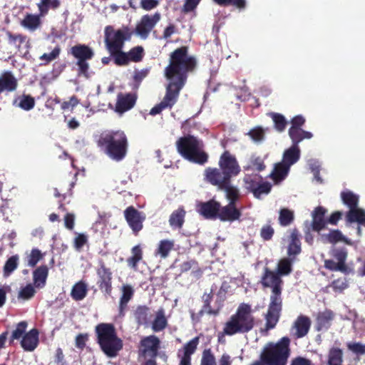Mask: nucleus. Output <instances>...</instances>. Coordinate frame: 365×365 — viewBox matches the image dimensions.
I'll use <instances>...</instances> for the list:
<instances>
[{
	"mask_svg": "<svg viewBox=\"0 0 365 365\" xmlns=\"http://www.w3.org/2000/svg\"><path fill=\"white\" fill-rule=\"evenodd\" d=\"M188 51L187 46H182L170 53L169 63L164 68V76L168 81L165 86V94L163 100L151 108V115L173 107L187 83L189 74L196 70L197 61L194 56L189 54Z\"/></svg>",
	"mask_w": 365,
	"mask_h": 365,
	"instance_id": "f257e3e1",
	"label": "nucleus"
},
{
	"mask_svg": "<svg viewBox=\"0 0 365 365\" xmlns=\"http://www.w3.org/2000/svg\"><path fill=\"white\" fill-rule=\"evenodd\" d=\"M133 31L128 26L114 30L111 26L105 28V44L106 49L113 57L114 63L118 66H125L130 62H140L145 55L141 46L132 48L128 52L123 51L125 41H129Z\"/></svg>",
	"mask_w": 365,
	"mask_h": 365,
	"instance_id": "f03ea898",
	"label": "nucleus"
},
{
	"mask_svg": "<svg viewBox=\"0 0 365 365\" xmlns=\"http://www.w3.org/2000/svg\"><path fill=\"white\" fill-rule=\"evenodd\" d=\"M263 288H270L271 295L267 312L264 316L267 330L274 329L278 323L282 310V277L274 270L265 267L260 281Z\"/></svg>",
	"mask_w": 365,
	"mask_h": 365,
	"instance_id": "7ed1b4c3",
	"label": "nucleus"
},
{
	"mask_svg": "<svg viewBox=\"0 0 365 365\" xmlns=\"http://www.w3.org/2000/svg\"><path fill=\"white\" fill-rule=\"evenodd\" d=\"M96 144L110 159L117 162L122 160L127 154L128 141L123 130L103 132L96 140Z\"/></svg>",
	"mask_w": 365,
	"mask_h": 365,
	"instance_id": "20e7f679",
	"label": "nucleus"
},
{
	"mask_svg": "<svg viewBox=\"0 0 365 365\" xmlns=\"http://www.w3.org/2000/svg\"><path fill=\"white\" fill-rule=\"evenodd\" d=\"M255 324V318L252 314L251 305L241 303L235 314H232L225 323L223 333L227 336L248 333L253 329Z\"/></svg>",
	"mask_w": 365,
	"mask_h": 365,
	"instance_id": "39448f33",
	"label": "nucleus"
},
{
	"mask_svg": "<svg viewBox=\"0 0 365 365\" xmlns=\"http://www.w3.org/2000/svg\"><path fill=\"white\" fill-rule=\"evenodd\" d=\"M96 341L101 350L109 358H115L123 349V340L117 335L115 326L110 323H101L95 328Z\"/></svg>",
	"mask_w": 365,
	"mask_h": 365,
	"instance_id": "423d86ee",
	"label": "nucleus"
},
{
	"mask_svg": "<svg viewBox=\"0 0 365 365\" xmlns=\"http://www.w3.org/2000/svg\"><path fill=\"white\" fill-rule=\"evenodd\" d=\"M178 152L190 162L204 165L208 161V154L202 150L203 143L196 137L187 135L176 142Z\"/></svg>",
	"mask_w": 365,
	"mask_h": 365,
	"instance_id": "0eeeda50",
	"label": "nucleus"
},
{
	"mask_svg": "<svg viewBox=\"0 0 365 365\" xmlns=\"http://www.w3.org/2000/svg\"><path fill=\"white\" fill-rule=\"evenodd\" d=\"M291 339L283 336L276 342H268L261 354L267 365H287L291 355Z\"/></svg>",
	"mask_w": 365,
	"mask_h": 365,
	"instance_id": "6e6552de",
	"label": "nucleus"
},
{
	"mask_svg": "<svg viewBox=\"0 0 365 365\" xmlns=\"http://www.w3.org/2000/svg\"><path fill=\"white\" fill-rule=\"evenodd\" d=\"M68 54L72 55L76 60L78 76H83L85 78L90 77L88 70L89 63L88 61L93 58L94 52L93 49L86 44H76L72 46L68 51Z\"/></svg>",
	"mask_w": 365,
	"mask_h": 365,
	"instance_id": "1a4fd4ad",
	"label": "nucleus"
},
{
	"mask_svg": "<svg viewBox=\"0 0 365 365\" xmlns=\"http://www.w3.org/2000/svg\"><path fill=\"white\" fill-rule=\"evenodd\" d=\"M334 259H325L324 267L331 272H340L344 274H349L354 272L353 268L349 267L346 261L348 257V252L345 247L334 249L331 252Z\"/></svg>",
	"mask_w": 365,
	"mask_h": 365,
	"instance_id": "9d476101",
	"label": "nucleus"
},
{
	"mask_svg": "<svg viewBox=\"0 0 365 365\" xmlns=\"http://www.w3.org/2000/svg\"><path fill=\"white\" fill-rule=\"evenodd\" d=\"M97 285L101 292L106 297L110 296L113 291V272L103 261H100L96 269Z\"/></svg>",
	"mask_w": 365,
	"mask_h": 365,
	"instance_id": "9b49d317",
	"label": "nucleus"
},
{
	"mask_svg": "<svg viewBox=\"0 0 365 365\" xmlns=\"http://www.w3.org/2000/svg\"><path fill=\"white\" fill-rule=\"evenodd\" d=\"M124 217L132 230L133 233L137 236L143 228V222L145 220V213L140 212L133 206H129L124 210Z\"/></svg>",
	"mask_w": 365,
	"mask_h": 365,
	"instance_id": "f8f14e48",
	"label": "nucleus"
},
{
	"mask_svg": "<svg viewBox=\"0 0 365 365\" xmlns=\"http://www.w3.org/2000/svg\"><path fill=\"white\" fill-rule=\"evenodd\" d=\"M219 167L222 169L232 179L236 177L241 172V168L235 155L229 150H225L220 155Z\"/></svg>",
	"mask_w": 365,
	"mask_h": 365,
	"instance_id": "ddd939ff",
	"label": "nucleus"
},
{
	"mask_svg": "<svg viewBox=\"0 0 365 365\" xmlns=\"http://www.w3.org/2000/svg\"><path fill=\"white\" fill-rule=\"evenodd\" d=\"M204 176L205 181L212 185L217 186L220 190L231 182V178L220 168H207L205 170Z\"/></svg>",
	"mask_w": 365,
	"mask_h": 365,
	"instance_id": "4468645a",
	"label": "nucleus"
},
{
	"mask_svg": "<svg viewBox=\"0 0 365 365\" xmlns=\"http://www.w3.org/2000/svg\"><path fill=\"white\" fill-rule=\"evenodd\" d=\"M140 355L143 357L156 358L160 348V341L155 335H150L143 338L140 342Z\"/></svg>",
	"mask_w": 365,
	"mask_h": 365,
	"instance_id": "2eb2a0df",
	"label": "nucleus"
},
{
	"mask_svg": "<svg viewBox=\"0 0 365 365\" xmlns=\"http://www.w3.org/2000/svg\"><path fill=\"white\" fill-rule=\"evenodd\" d=\"M160 19V14L159 13H155L152 16L148 14L143 16L135 27L136 34L142 38H146Z\"/></svg>",
	"mask_w": 365,
	"mask_h": 365,
	"instance_id": "dca6fc26",
	"label": "nucleus"
},
{
	"mask_svg": "<svg viewBox=\"0 0 365 365\" xmlns=\"http://www.w3.org/2000/svg\"><path fill=\"white\" fill-rule=\"evenodd\" d=\"M220 202L215 199L200 202L197 205V212L205 219H217L220 210Z\"/></svg>",
	"mask_w": 365,
	"mask_h": 365,
	"instance_id": "f3484780",
	"label": "nucleus"
},
{
	"mask_svg": "<svg viewBox=\"0 0 365 365\" xmlns=\"http://www.w3.org/2000/svg\"><path fill=\"white\" fill-rule=\"evenodd\" d=\"M137 98L138 96L135 93H118L115 103V111L118 113H123L130 110L135 105Z\"/></svg>",
	"mask_w": 365,
	"mask_h": 365,
	"instance_id": "a211bd4d",
	"label": "nucleus"
},
{
	"mask_svg": "<svg viewBox=\"0 0 365 365\" xmlns=\"http://www.w3.org/2000/svg\"><path fill=\"white\" fill-rule=\"evenodd\" d=\"M220 210L217 218L222 222H234L240 220L242 215V212L237 205L232 204L228 203L223 207L220 205Z\"/></svg>",
	"mask_w": 365,
	"mask_h": 365,
	"instance_id": "6ab92c4d",
	"label": "nucleus"
},
{
	"mask_svg": "<svg viewBox=\"0 0 365 365\" xmlns=\"http://www.w3.org/2000/svg\"><path fill=\"white\" fill-rule=\"evenodd\" d=\"M38 334V330L34 328L24 335L21 346L24 351H33L37 347L39 341Z\"/></svg>",
	"mask_w": 365,
	"mask_h": 365,
	"instance_id": "aec40b11",
	"label": "nucleus"
},
{
	"mask_svg": "<svg viewBox=\"0 0 365 365\" xmlns=\"http://www.w3.org/2000/svg\"><path fill=\"white\" fill-rule=\"evenodd\" d=\"M327 210L322 207H317L312 212V229L313 231L319 232L325 228L327 225V220H325V214Z\"/></svg>",
	"mask_w": 365,
	"mask_h": 365,
	"instance_id": "412c9836",
	"label": "nucleus"
},
{
	"mask_svg": "<svg viewBox=\"0 0 365 365\" xmlns=\"http://www.w3.org/2000/svg\"><path fill=\"white\" fill-rule=\"evenodd\" d=\"M335 314L331 309H325L324 312H319L316 319L317 330H328L331 326Z\"/></svg>",
	"mask_w": 365,
	"mask_h": 365,
	"instance_id": "4be33fe9",
	"label": "nucleus"
},
{
	"mask_svg": "<svg viewBox=\"0 0 365 365\" xmlns=\"http://www.w3.org/2000/svg\"><path fill=\"white\" fill-rule=\"evenodd\" d=\"M18 86V81L11 71H5L0 76V94L4 91L13 92Z\"/></svg>",
	"mask_w": 365,
	"mask_h": 365,
	"instance_id": "5701e85b",
	"label": "nucleus"
},
{
	"mask_svg": "<svg viewBox=\"0 0 365 365\" xmlns=\"http://www.w3.org/2000/svg\"><path fill=\"white\" fill-rule=\"evenodd\" d=\"M310 327L311 320L308 317L304 315L299 316L294 323V328L296 330L294 336L297 339L305 336L308 334Z\"/></svg>",
	"mask_w": 365,
	"mask_h": 365,
	"instance_id": "b1692460",
	"label": "nucleus"
},
{
	"mask_svg": "<svg viewBox=\"0 0 365 365\" xmlns=\"http://www.w3.org/2000/svg\"><path fill=\"white\" fill-rule=\"evenodd\" d=\"M300 234L297 228L292 230L290 235V242L287 248V255L290 257L294 258L302 252Z\"/></svg>",
	"mask_w": 365,
	"mask_h": 365,
	"instance_id": "393cba45",
	"label": "nucleus"
},
{
	"mask_svg": "<svg viewBox=\"0 0 365 365\" xmlns=\"http://www.w3.org/2000/svg\"><path fill=\"white\" fill-rule=\"evenodd\" d=\"M289 165L279 162L274 165V169L269 175V178L275 184H278L284 180L289 172Z\"/></svg>",
	"mask_w": 365,
	"mask_h": 365,
	"instance_id": "a878e982",
	"label": "nucleus"
},
{
	"mask_svg": "<svg viewBox=\"0 0 365 365\" xmlns=\"http://www.w3.org/2000/svg\"><path fill=\"white\" fill-rule=\"evenodd\" d=\"M168 325V319L165 317V309L160 308L155 312V316L152 322L151 328L155 332H160L164 330Z\"/></svg>",
	"mask_w": 365,
	"mask_h": 365,
	"instance_id": "bb28decb",
	"label": "nucleus"
},
{
	"mask_svg": "<svg viewBox=\"0 0 365 365\" xmlns=\"http://www.w3.org/2000/svg\"><path fill=\"white\" fill-rule=\"evenodd\" d=\"M122 294L119 301V312L123 314L125 309L128 307V303L134 295V289L130 284H123L121 287Z\"/></svg>",
	"mask_w": 365,
	"mask_h": 365,
	"instance_id": "cd10ccee",
	"label": "nucleus"
},
{
	"mask_svg": "<svg viewBox=\"0 0 365 365\" xmlns=\"http://www.w3.org/2000/svg\"><path fill=\"white\" fill-rule=\"evenodd\" d=\"M299 147L292 145L290 148L284 150L282 156V160L281 162L285 165H289V167L290 168L299 160Z\"/></svg>",
	"mask_w": 365,
	"mask_h": 365,
	"instance_id": "c85d7f7f",
	"label": "nucleus"
},
{
	"mask_svg": "<svg viewBox=\"0 0 365 365\" xmlns=\"http://www.w3.org/2000/svg\"><path fill=\"white\" fill-rule=\"evenodd\" d=\"M48 275V268L46 265H41L33 272V280L35 286L42 288L45 286Z\"/></svg>",
	"mask_w": 365,
	"mask_h": 365,
	"instance_id": "c756f323",
	"label": "nucleus"
},
{
	"mask_svg": "<svg viewBox=\"0 0 365 365\" xmlns=\"http://www.w3.org/2000/svg\"><path fill=\"white\" fill-rule=\"evenodd\" d=\"M289 136L292 140V145L299 147V143L304 139H311L313 134L309 131H306L302 128L289 129Z\"/></svg>",
	"mask_w": 365,
	"mask_h": 365,
	"instance_id": "7c9ffc66",
	"label": "nucleus"
},
{
	"mask_svg": "<svg viewBox=\"0 0 365 365\" xmlns=\"http://www.w3.org/2000/svg\"><path fill=\"white\" fill-rule=\"evenodd\" d=\"M185 211L182 207L174 210L169 218L170 226L173 229L182 228L185 217Z\"/></svg>",
	"mask_w": 365,
	"mask_h": 365,
	"instance_id": "2f4dec72",
	"label": "nucleus"
},
{
	"mask_svg": "<svg viewBox=\"0 0 365 365\" xmlns=\"http://www.w3.org/2000/svg\"><path fill=\"white\" fill-rule=\"evenodd\" d=\"M131 256L127 259L128 265L133 269H137L138 264L143 259V252L140 245H135L131 249Z\"/></svg>",
	"mask_w": 365,
	"mask_h": 365,
	"instance_id": "473e14b6",
	"label": "nucleus"
},
{
	"mask_svg": "<svg viewBox=\"0 0 365 365\" xmlns=\"http://www.w3.org/2000/svg\"><path fill=\"white\" fill-rule=\"evenodd\" d=\"M294 258L284 257L281 259L277 265L276 272L282 277L287 276L292 272V262Z\"/></svg>",
	"mask_w": 365,
	"mask_h": 365,
	"instance_id": "72a5a7b5",
	"label": "nucleus"
},
{
	"mask_svg": "<svg viewBox=\"0 0 365 365\" xmlns=\"http://www.w3.org/2000/svg\"><path fill=\"white\" fill-rule=\"evenodd\" d=\"M61 6L60 0H40L37 4L39 14L45 16L48 14L49 9L56 10Z\"/></svg>",
	"mask_w": 365,
	"mask_h": 365,
	"instance_id": "f704fd0d",
	"label": "nucleus"
},
{
	"mask_svg": "<svg viewBox=\"0 0 365 365\" xmlns=\"http://www.w3.org/2000/svg\"><path fill=\"white\" fill-rule=\"evenodd\" d=\"M220 190L225 192V197L229 204L237 205V202L240 199V192L237 187L232 185L230 182Z\"/></svg>",
	"mask_w": 365,
	"mask_h": 365,
	"instance_id": "c9c22d12",
	"label": "nucleus"
},
{
	"mask_svg": "<svg viewBox=\"0 0 365 365\" xmlns=\"http://www.w3.org/2000/svg\"><path fill=\"white\" fill-rule=\"evenodd\" d=\"M87 293L88 288L86 284L83 281H79L73 286L71 296L73 299L80 301L86 297Z\"/></svg>",
	"mask_w": 365,
	"mask_h": 365,
	"instance_id": "e433bc0d",
	"label": "nucleus"
},
{
	"mask_svg": "<svg viewBox=\"0 0 365 365\" xmlns=\"http://www.w3.org/2000/svg\"><path fill=\"white\" fill-rule=\"evenodd\" d=\"M150 309L145 305H139L134 312V317L140 325L147 324L150 319Z\"/></svg>",
	"mask_w": 365,
	"mask_h": 365,
	"instance_id": "4c0bfd02",
	"label": "nucleus"
},
{
	"mask_svg": "<svg viewBox=\"0 0 365 365\" xmlns=\"http://www.w3.org/2000/svg\"><path fill=\"white\" fill-rule=\"evenodd\" d=\"M41 16L39 14L38 15L27 14L21 21V24L24 28L31 31H35L41 24Z\"/></svg>",
	"mask_w": 365,
	"mask_h": 365,
	"instance_id": "58836bf2",
	"label": "nucleus"
},
{
	"mask_svg": "<svg viewBox=\"0 0 365 365\" xmlns=\"http://www.w3.org/2000/svg\"><path fill=\"white\" fill-rule=\"evenodd\" d=\"M346 220L349 222H358L365 226V211L357 207L349 210L346 214Z\"/></svg>",
	"mask_w": 365,
	"mask_h": 365,
	"instance_id": "ea45409f",
	"label": "nucleus"
},
{
	"mask_svg": "<svg viewBox=\"0 0 365 365\" xmlns=\"http://www.w3.org/2000/svg\"><path fill=\"white\" fill-rule=\"evenodd\" d=\"M343 351L338 347H331L328 352L327 365H343Z\"/></svg>",
	"mask_w": 365,
	"mask_h": 365,
	"instance_id": "a19ab883",
	"label": "nucleus"
},
{
	"mask_svg": "<svg viewBox=\"0 0 365 365\" xmlns=\"http://www.w3.org/2000/svg\"><path fill=\"white\" fill-rule=\"evenodd\" d=\"M269 116L273 121L274 128L278 133H282L285 130L288 122L282 114L272 112L269 113Z\"/></svg>",
	"mask_w": 365,
	"mask_h": 365,
	"instance_id": "79ce46f5",
	"label": "nucleus"
},
{
	"mask_svg": "<svg viewBox=\"0 0 365 365\" xmlns=\"http://www.w3.org/2000/svg\"><path fill=\"white\" fill-rule=\"evenodd\" d=\"M294 220V213L288 208H282L279 212L278 221L282 227L289 226Z\"/></svg>",
	"mask_w": 365,
	"mask_h": 365,
	"instance_id": "37998d69",
	"label": "nucleus"
},
{
	"mask_svg": "<svg viewBox=\"0 0 365 365\" xmlns=\"http://www.w3.org/2000/svg\"><path fill=\"white\" fill-rule=\"evenodd\" d=\"M174 241L171 240H160L155 254L160 255L161 258H166L169 255L170 252L174 248Z\"/></svg>",
	"mask_w": 365,
	"mask_h": 365,
	"instance_id": "c03bdc74",
	"label": "nucleus"
},
{
	"mask_svg": "<svg viewBox=\"0 0 365 365\" xmlns=\"http://www.w3.org/2000/svg\"><path fill=\"white\" fill-rule=\"evenodd\" d=\"M341 197L344 204L347 205L349 210L356 208L358 206L359 197L351 191H343Z\"/></svg>",
	"mask_w": 365,
	"mask_h": 365,
	"instance_id": "a18cd8bd",
	"label": "nucleus"
},
{
	"mask_svg": "<svg viewBox=\"0 0 365 365\" xmlns=\"http://www.w3.org/2000/svg\"><path fill=\"white\" fill-rule=\"evenodd\" d=\"M262 177L259 175H247L244 178L245 188L250 192H253L257 185L262 180Z\"/></svg>",
	"mask_w": 365,
	"mask_h": 365,
	"instance_id": "49530a36",
	"label": "nucleus"
},
{
	"mask_svg": "<svg viewBox=\"0 0 365 365\" xmlns=\"http://www.w3.org/2000/svg\"><path fill=\"white\" fill-rule=\"evenodd\" d=\"M271 190L272 185L269 182L264 181L262 179L257 188L254 190L252 194L255 198L260 199L262 195L269 194Z\"/></svg>",
	"mask_w": 365,
	"mask_h": 365,
	"instance_id": "de8ad7c7",
	"label": "nucleus"
},
{
	"mask_svg": "<svg viewBox=\"0 0 365 365\" xmlns=\"http://www.w3.org/2000/svg\"><path fill=\"white\" fill-rule=\"evenodd\" d=\"M19 256L13 255L10 257L5 262L4 266V275L9 276L18 267Z\"/></svg>",
	"mask_w": 365,
	"mask_h": 365,
	"instance_id": "09e8293b",
	"label": "nucleus"
},
{
	"mask_svg": "<svg viewBox=\"0 0 365 365\" xmlns=\"http://www.w3.org/2000/svg\"><path fill=\"white\" fill-rule=\"evenodd\" d=\"M19 106L26 111L31 110L35 106V99L30 95L23 94L19 98Z\"/></svg>",
	"mask_w": 365,
	"mask_h": 365,
	"instance_id": "8fccbe9b",
	"label": "nucleus"
},
{
	"mask_svg": "<svg viewBox=\"0 0 365 365\" xmlns=\"http://www.w3.org/2000/svg\"><path fill=\"white\" fill-rule=\"evenodd\" d=\"M199 336H195L186 343L183 346V356L185 357L191 358V355L193 354L197 349L199 344Z\"/></svg>",
	"mask_w": 365,
	"mask_h": 365,
	"instance_id": "3c124183",
	"label": "nucleus"
},
{
	"mask_svg": "<svg viewBox=\"0 0 365 365\" xmlns=\"http://www.w3.org/2000/svg\"><path fill=\"white\" fill-rule=\"evenodd\" d=\"M213 294L212 290H210V293H205L202 296L203 306L202 309V312H205L209 314L217 315L218 314V311L213 310L211 307V302L212 300Z\"/></svg>",
	"mask_w": 365,
	"mask_h": 365,
	"instance_id": "603ef678",
	"label": "nucleus"
},
{
	"mask_svg": "<svg viewBox=\"0 0 365 365\" xmlns=\"http://www.w3.org/2000/svg\"><path fill=\"white\" fill-rule=\"evenodd\" d=\"M27 326L28 323L26 321H22L18 323L16 329L12 331L10 343H12L15 339L23 338L24 335L26 333V330Z\"/></svg>",
	"mask_w": 365,
	"mask_h": 365,
	"instance_id": "864d4df0",
	"label": "nucleus"
},
{
	"mask_svg": "<svg viewBox=\"0 0 365 365\" xmlns=\"http://www.w3.org/2000/svg\"><path fill=\"white\" fill-rule=\"evenodd\" d=\"M247 135L255 143H261L265 138V130L261 126H256L251 129Z\"/></svg>",
	"mask_w": 365,
	"mask_h": 365,
	"instance_id": "5fc2aeb1",
	"label": "nucleus"
},
{
	"mask_svg": "<svg viewBox=\"0 0 365 365\" xmlns=\"http://www.w3.org/2000/svg\"><path fill=\"white\" fill-rule=\"evenodd\" d=\"M213 1L221 6H233L240 10L246 7V0H213Z\"/></svg>",
	"mask_w": 365,
	"mask_h": 365,
	"instance_id": "6e6d98bb",
	"label": "nucleus"
},
{
	"mask_svg": "<svg viewBox=\"0 0 365 365\" xmlns=\"http://www.w3.org/2000/svg\"><path fill=\"white\" fill-rule=\"evenodd\" d=\"M327 240L331 244H336L339 242H347L346 238L342 235L341 232L339 230H331L327 235H325Z\"/></svg>",
	"mask_w": 365,
	"mask_h": 365,
	"instance_id": "4d7b16f0",
	"label": "nucleus"
},
{
	"mask_svg": "<svg viewBox=\"0 0 365 365\" xmlns=\"http://www.w3.org/2000/svg\"><path fill=\"white\" fill-rule=\"evenodd\" d=\"M6 36L8 37L9 43L19 48L21 47V45L24 43L26 38L22 34H13L10 31L6 32Z\"/></svg>",
	"mask_w": 365,
	"mask_h": 365,
	"instance_id": "13d9d810",
	"label": "nucleus"
},
{
	"mask_svg": "<svg viewBox=\"0 0 365 365\" xmlns=\"http://www.w3.org/2000/svg\"><path fill=\"white\" fill-rule=\"evenodd\" d=\"M61 47L59 46H56L52 51L51 53H43V55H41L40 56V60H41L42 61H43V65H47L50 62H51L52 61L56 59L59 55H60V53H61Z\"/></svg>",
	"mask_w": 365,
	"mask_h": 365,
	"instance_id": "bf43d9fd",
	"label": "nucleus"
},
{
	"mask_svg": "<svg viewBox=\"0 0 365 365\" xmlns=\"http://www.w3.org/2000/svg\"><path fill=\"white\" fill-rule=\"evenodd\" d=\"M76 237L73 239V247L77 251H81L83 247L88 243V236L84 233L76 232Z\"/></svg>",
	"mask_w": 365,
	"mask_h": 365,
	"instance_id": "052dcab7",
	"label": "nucleus"
},
{
	"mask_svg": "<svg viewBox=\"0 0 365 365\" xmlns=\"http://www.w3.org/2000/svg\"><path fill=\"white\" fill-rule=\"evenodd\" d=\"M150 68H146L140 71L135 70L134 71L133 80L135 82L134 88L138 89L140 85L141 81L149 74Z\"/></svg>",
	"mask_w": 365,
	"mask_h": 365,
	"instance_id": "680f3d73",
	"label": "nucleus"
},
{
	"mask_svg": "<svg viewBox=\"0 0 365 365\" xmlns=\"http://www.w3.org/2000/svg\"><path fill=\"white\" fill-rule=\"evenodd\" d=\"M42 257L43 255L39 250L33 249L28 257V265L34 267Z\"/></svg>",
	"mask_w": 365,
	"mask_h": 365,
	"instance_id": "e2e57ef3",
	"label": "nucleus"
},
{
	"mask_svg": "<svg viewBox=\"0 0 365 365\" xmlns=\"http://www.w3.org/2000/svg\"><path fill=\"white\" fill-rule=\"evenodd\" d=\"M200 365H216L215 358L210 349L203 351Z\"/></svg>",
	"mask_w": 365,
	"mask_h": 365,
	"instance_id": "0e129e2a",
	"label": "nucleus"
},
{
	"mask_svg": "<svg viewBox=\"0 0 365 365\" xmlns=\"http://www.w3.org/2000/svg\"><path fill=\"white\" fill-rule=\"evenodd\" d=\"M274 230L270 224L264 225L260 230V237L264 241L272 240Z\"/></svg>",
	"mask_w": 365,
	"mask_h": 365,
	"instance_id": "69168bd1",
	"label": "nucleus"
},
{
	"mask_svg": "<svg viewBox=\"0 0 365 365\" xmlns=\"http://www.w3.org/2000/svg\"><path fill=\"white\" fill-rule=\"evenodd\" d=\"M35 293L34 287L31 284H29L21 289L19 297L28 300L31 299L35 295Z\"/></svg>",
	"mask_w": 365,
	"mask_h": 365,
	"instance_id": "338daca9",
	"label": "nucleus"
},
{
	"mask_svg": "<svg viewBox=\"0 0 365 365\" xmlns=\"http://www.w3.org/2000/svg\"><path fill=\"white\" fill-rule=\"evenodd\" d=\"M347 348L356 354H365V344H362L360 342L348 343Z\"/></svg>",
	"mask_w": 365,
	"mask_h": 365,
	"instance_id": "774afa93",
	"label": "nucleus"
}]
</instances>
